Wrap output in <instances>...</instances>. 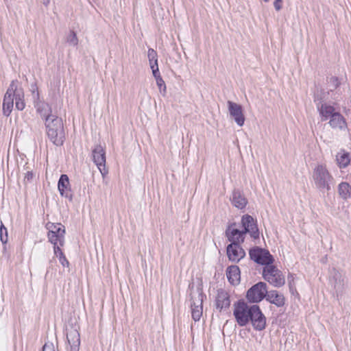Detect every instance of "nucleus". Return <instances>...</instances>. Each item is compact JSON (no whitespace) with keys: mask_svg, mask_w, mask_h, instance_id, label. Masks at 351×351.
I'll return each mask as SVG.
<instances>
[{"mask_svg":"<svg viewBox=\"0 0 351 351\" xmlns=\"http://www.w3.org/2000/svg\"><path fill=\"white\" fill-rule=\"evenodd\" d=\"M338 192L344 199H347L351 195V186L348 182H341L339 184Z\"/></svg>","mask_w":351,"mask_h":351,"instance_id":"nucleus-27","label":"nucleus"},{"mask_svg":"<svg viewBox=\"0 0 351 351\" xmlns=\"http://www.w3.org/2000/svg\"><path fill=\"white\" fill-rule=\"evenodd\" d=\"M43 351H56L52 343H46L43 347Z\"/></svg>","mask_w":351,"mask_h":351,"instance_id":"nucleus-37","label":"nucleus"},{"mask_svg":"<svg viewBox=\"0 0 351 351\" xmlns=\"http://www.w3.org/2000/svg\"><path fill=\"white\" fill-rule=\"evenodd\" d=\"M66 339L69 344L80 345V336L79 332L74 328L67 330Z\"/></svg>","mask_w":351,"mask_h":351,"instance_id":"nucleus-25","label":"nucleus"},{"mask_svg":"<svg viewBox=\"0 0 351 351\" xmlns=\"http://www.w3.org/2000/svg\"><path fill=\"white\" fill-rule=\"evenodd\" d=\"M327 83L328 86L330 87L329 90L326 93L327 94H329L330 91H333L334 90L337 89L339 85L341 84V82L337 77L332 76L327 79Z\"/></svg>","mask_w":351,"mask_h":351,"instance_id":"nucleus-29","label":"nucleus"},{"mask_svg":"<svg viewBox=\"0 0 351 351\" xmlns=\"http://www.w3.org/2000/svg\"><path fill=\"white\" fill-rule=\"evenodd\" d=\"M206 298L202 289L197 288L195 291L191 293V315L195 322L200 319L203 313V302Z\"/></svg>","mask_w":351,"mask_h":351,"instance_id":"nucleus-4","label":"nucleus"},{"mask_svg":"<svg viewBox=\"0 0 351 351\" xmlns=\"http://www.w3.org/2000/svg\"><path fill=\"white\" fill-rule=\"evenodd\" d=\"M58 191L62 196L68 198L70 201L73 199V195L70 189L69 179L67 175L62 174L58 183Z\"/></svg>","mask_w":351,"mask_h":351,"instance_id":"nucleus-18","label":"nucleus"},{"mask_svg":"<svg viewBox=\"0 0 351 351\" xmlns=\"http://www.w3.org/2000/svg\"><path fill=\"white\" fill-rule=\"evenodd\" d=\"M265 2H268L269 0H263Z\"/></svg>","mask_w":351,"mask_h":351,"instance_id":"nucleus-44","label":"nucleus"},{"mask_svg":"<svg viewBox=\"0 0 351 351\" xmlns=\"http://www.w3.org/2000/svg\"><path fill=\"white\" fill-rule=\"evenodd\" d=\"M288 283H289L290 291H291V292L293 293V290H294V285H293V276L291 274L288 276Z\"/></svg>","mask_w":351,"mask_h":351,"instance_id":"nucleus-39","label":"nucleus"},{"mask_svg":"<svg viewBox=\"0 0 351 351\" xmlns=\"http://www.w3.org/2000/svg\"><path fill=\"white\" fill-rule=\"evenodd\" d=\"M34 178V174L32 171H27L24 177V182H32V179Z\"/></svg>","mask_w":351,"mask_h":351,"instance_id":"nucleus-38","label":"nucleus"},{"mask_svg":"<svg viewBox=\"0 0 351 351\" xmlns=\"http://www.w3.org/2000/svg\"><path fill=\"white\" fill-rule=\"evenodd\" d=\"M235 223H232L226 230L225 235L230 243L241 245L245 241L246 234L242 230L235 228Z\"/></svg>","mask_w":351,"mask_h":351,"instance_id":"nucleus-15","label":"nucleus"},{"mask_svg":"<svg viewBox=\"0 0 351 351\" xmlns=\"http://www.w3.org/2000/svg\"><path fill=\"white\" fill-rule=\"evenodd\" d=\"M66 40L70 45L73 46H76L78 44V38L76 34L73 31L71 32L70 34L67 37Z\"/></svg>","mask_w":351,"mask_h":351,"instance_id":"nucleus-34","label":"nucleus"},{"mask_svg":"<svg viewBox=\"0 0 351 351\" xmlns=\"http://www.w3.org/2000/svg\"><path fill=\"white\" fill-rule=\"evenodd\" d=\"M274 6L276 11H279L282 7V0H274Z\"/></svg>","mask_w":351,"mask_h":351,"instance_id":"nucleus-40","label":"nucleus"},{"mask_svg":"<svg viewBox=\"0 0 351 351\" xmlns=\"http://www.w3.org/2000/svg\"><path fill=\"white\" fill-rule=\"evenodd\" d=\"M46 228L49 230L47 233L49 241H59L60 245L63 246L64 244L65 234L64 226L60 223H54L48 222L46 225Z\"/></svg>","mask_w":351,"mask_h":351,"instance_id":"nucleus-8","label":"nucleus"},{"mask_svg":"<svg viewBox=\"0 0 351 351\" xmlns=\"http://www.w3.org/2000/svg\"><path fill=\"white\" fill-rule=\"evenodd\" d=\"M45 125L50 141L56 145H62L64 140V132L62 121L57 116L46 119Z\"/></svg>","mask_w":351,"mask_h":351,"instance_id":"nucleus-2","label":"nucleus"},{"mask_svg":"<svg viewBox=\"0 0 351 351\" xmlns=\"http://www.w3.org/2000/svg\"><path fill=\"white\" fill-rule=\"evenodd\" d=\"M263 276L265 280L275 287H280L285 283V279L281 271L273 265L265 266L263 268Z\"/></svg>","mask_w":351,"mask_h":351,"instance_id":"nucleus-6","label":"nucleus"},{"mask_svg":"<svg viewBox=\"0 0 351 351\" xmlns=\"http://www.w3.org/2000/svg\"><path fill=\"white\" fill-rule=\"evenodd\" d=\"M226 253L230 261L239 263L245 256V252L241 245L230 243L226 248Z\"/></svg>","mask_w":351,"mask_h":351,"instance_id":"nucleus-16","label":"nucleus"},{"mask_svg":"<svg viewBox=\"0 0 351 351\" xmlns=\"http://www.w3.org/2000/svg\"><path fill=\"white\" fill-rule=\"evenodd\" d=\"M215 306L216 308L220 312L223 310L226 311L229 308L230 306V295L226 290L223 289L217 290L215 298Z\"/></svg>","mask_w":351,"mask_h":351,"instance_id":"nucleus-17","label":"nucleus"},{"mask_svg":"<svg viewBox=\"0 0 351 351\" xmlns=\"http://www.w3.org/2000/svg\"><path fill=\"white\" fill-rule=\"evenodd\" d=\"M93 160L97 165L103 177H105L108 171L106 167V152L101 145L95 147L92 152Z\"/></svg>","mask_w":351,"mask_h":351,"instance_id":"nucleus-12","label":"nucleus"},{"mask_svg":"<svg viewBox=\"0 0 351 351\" xmlns=\"http://www.w3.org/2000/svg\"><path fill=\"white\" fill-rule=\"evenodd\" d=\"M69 345H70V349L69 351H79L80 345H75V344H69Z\"/></svg>","mask_w":351,"mask_h":351,"instance_id":"nucleus-41","label":"nucleus"},{"mask_svg":"<svg viewBox=\"0 0 351 351\" xmlns=\"http://www.w3.org/2000/svg\"><path fill=\"white\" fill-rule=\"evenodd\" d=\"M319 116L321 117L322 121H325L328 119H330L332 116L335 115L337 111L335 110V108L333 106H331L328 104H321L319 103L318 108H317Z\"/></svg>","mask_w":351,"mask_h":351,"instance_id":"nucleus-20","label":"nucleus"},{"mask_svg":"<svg viewBox=\"0 0 351 351\" xmlns=\"http://www.w3.org/2000/svg\"><path fill=\"white\" fill-rule=\"evenodd\" d=\"M233 315L239 326H245L252 311V305H248L243 300H239L234 305Z\"/></svg>","mask_w":351,"mask_h":351,"instance_id":"nucleus-3","label":"nucleus"},{"mask_svg":"<svg viewBox=\"0 0 351 351\" xmlns=\"http://www.w3.org/2000/svg\"><path fill=\"white\" fill-rule=\"evenodd\" d=\"M153 75L156 79L160 93L165 96L166 94V84L160 74L158 68H156L155 70H154Z\"/></svg>","mask_w":351,"mask_h":351,"instance_id":"nucleus-26","label":"nucleus"},{"mask_svg":"<svg viewBox=\"0 0 351 351\" xmlns=\"http://www.w3.org/2000/svg\"><path fill=\"white\" fill-rule=\"evenodd\" d=\"M58 258H59V261L60 263H61V265L63 266V267H69V262L68 261V260L66 259V258L65 257L64 253H60V256H58Z\"/></svg>","mask_w":351,"mask_h":351,"instance_id":"nucleus-36","label":"nucleus"},{"mask_svg":"<svg viewBox=\"0 0 351 351\" xmlns=\"http://www.w3.org/2000/svg\"><path fill=\"white\" fill-rule=\"evenodd\" d=\"M326 93L324 90H317V93L314 94V101L316 104V107L318 108L319 103L321 104H326L325 100Z\"/></svg>","mask_w":351,"mask_h":351,"instance_id":"nucleus-30","label":"nucleus"},{"mask_svg":"<svg viewBox=\"0 0 351 351\" xmlns=\"http://www.w3.org/2000/svg\"><path fill=\"white\" fill-rule=\"evenodd\" d=\"M267 291V284L263 282H259L248 289L246 298L252 303L259 302L265 298Z\"/></svg>","mask_w":351,"mask_h":351,"instance_id":"nucleus-10","label":"nucleus"},{"mask_svg":"<svg viewBox=\"0 0 351 351\" xmlns=\"http://www.w3.org/2000/svg\"><path fill=\"white\" fill-rule=\"evenodd\" d=\"M49 3V0H43V3L45 5H47Z\"/></svg>","mask_w":351,"mask_h":351,"instance_id":"nucleus-43","label":"nucleus"},{"mask_svg":"<svg viewBox=\"0 0 351 351\" xmlns=\"http://www.w3.org/2000/svg\"><path fill=\"white\" fill-rule=\"evenodd\" d=\"M227 104L230 117L234 119V121L239 126H243L244 125L245 118L242 106L232 101H228Z\"/></svg>","mask_w":351,"mask_h":351,"instance_id":"nucleus-14","label":"nucleus"},{"mask_svg":"<svg viewBox=\"0 0 351 351\" xmlns=\"http://www.w3.org/2000/svg\"><path fill=\"white\" fill-rule=\"evenodd\" d=\"M241 225L243 228V231L245 234L249 233L254 240L259 239L260 233L257 221L251 215H244L241 218Z\"/></svg>","mask_w":351,"mask_h":351,"instance_id":"nucleus-13","label":"nucleus"},{"mask_svg":"<svg viewBox=\"0 0 351 351\" xmlns=\"http://www.w3.org/2000/svg\"><path fill=\"white\" fill-rule=\"evenodd\" d=\"M251 323L253 328L257 331L263 330L267 326V319L263 313L259 306L252 305V311L249 318V323Z\"/></svg>","mask_w":351,"mask_h":351,"instance_id":"nucleus-9","label":"nucleus"},{"mask_svg":"<svg viewBox=\"0 0 351 351\" xmlns=\"http://www.w3.org/2000/svg\"><path fill=\"white\" fill-rule=\"evenodd\" d=\"M32 93L34 98V107L42 119L45 121L46 119H49L55 117L56 115L51 114L52 110L49 104L40 99L39 92L36 85L32 86Z\"/></svg>","mask_w":351,"mask_h":351,"instance_id":"nucleus-5","label":"nucleus"},{"mask_svg":"<svg viewBox=\"0 0 351 351\" xmlns=\"http://www.w3.org/2000/svg\"><path fill=\"white\" fill-rule=\"evenodd\" d=\"M17 81L12 80L8 87L3 102V114L8 117L13 108L14 99H15L16 93L17 91Z\"/></svg>","mask_w":351,"mask_h":351,"instance_id":"nucleus-11","label":"nucleus"},{"mask_svg":"<svg viewBox=\"0 0 351 351\" xmlns=\"http://www.w3.org/2000/svg\"><path fill=\"white\" fill-rule=\"evenodd\" d=\"M232 204L238 209L244 208L247 204V200L244 197L243 194L239 189H234L232 191V197H231Z\"/></svg>","mask_w":351,"mask_h":351,"instance_id":"nucleus-21","label":"nucleus"},{"mask_svg":"<svg viewBox=\"0 0 351 351\" xmlns=\"http://www.w3.org/2000/svg\"><path fill=\"white\" fill-rule=\"evenodd\" d=\"M0 239L4 244L8 242V230L3 223H1L0 226Z\"/></svg>","mask_w":351,"mask_h":351,"instance_id":"nucleus-33","label":"nucleus"},{"mask_svg":"<svg viewBox=\"0 0 351 351\" xmlns=\"http://www.w3.org/2000/svg\"><path fill=\"white\" fill-rule=\"evenodd\" d=\"M312 178L315 188L323 193H329L335 183L333 176L323 164L317 165L313 169Z\"/></svg>","mask_w":351,"mask_h":351,"instance_id":"nucleus-1","label":"nucleus"},{"mask_svg":"<svg viewBox=\"0 0 351 351\" xmlns=\"http://www.w3.org/2000/svg\"><path fill=\"white\" fill-rule=\"evenodd\" d=\"M249 255L250 259L262 265H272L274 261V257L267 250L259 247L250 249Z\"/></svg>","mask_w":351,"mask_h":351,"instance_id":"nucleus-7","label":"nucleus"},{"mask_svg":"<svg viewBox=\"0 0 351 351\" xmlns=\"http://www.w3.org/2000/svg\"><path fill=\"white\" fill-rule=\"evenodd\" d=\"M51 243L53 245L54 254L56 255L57 257H58L60 253H63L62 250L60 249L61 246L59 244V241H53Z\"/></svg>","mask_w":351,"mask_h":351,"instance_id":"nucleus-35","label":"nucleus"},{"mask_svg":"<svg viewBox=\"0 0 351 351\" xmlns=\"http://www.w3.org/2000/svg\"><path fill=\"white\" fill-rule=\"evenodd\" d=\"M265 298L269 303L277 307H282L285 304V298L282 293L276 290L267 291Z\"/></svg>","mask_w":351,"mask_h":351,"instance_id":"nucleus-19","label":"nucleus"},{"mask_svg":"<svg viewBox=\"0 0 351 351\" xmlns=\"http://www.w3.org/2000/svg\"><path fill=\"white\" fill-rule=\"evenodd\" d=\"M147 56L149 62L155 61L156 68H158V56L156 51L153 49H149Z\"/></svg>","mask_w":351,"mask_h":351,"instance_id":"nucleus-32","label":"nucleus"},{"mask_svg":"<svg viewBox=\"0 0 351 351\" xmlns=\"http://www.w3.org/2000/svg\"><path fill=\"white\" fill-rule=\"evenodd\" d=\"M226 276L232 285H237L240 282V269L237 265L229 266L226 269Z\"/></svg>","mask_w":351,"mask_h":351,"instance_id":"nucleus-22","label":"nucleus"},{"mask_svg":"<svg viewBox=\"0 0 351 351\" xmlns=\"http://www.w3.org/2000/svg\"><path fill=\"white\" fill-rule=\"evenodd\" d=\"M24 95L22 89H18L15 96V105L19 110H23L25 104L23 100Z\"/></svg>","mask_w":351,"mask_h":351,"instance_id":"nucleus-28","label":"nucleus"},{"mask_svg":"<svg viewBox=\"0 0 351 351\" xmlns=\"http://www.w3.org/2000/svg\"><path fill=\"white\" fill-rule=\"evenodd\" d=\"M328 123L334 129L341 130L347 128V123L344 117L339 112L330 119Z\"/></svg>","mask_w":351,"mask_h":351,"instance_id":"nucleus-23","label":"nucleus"},{"mask_svg":"<svg viewBox=\"0 0 351 351\" xmlns=\"http://www.w3.org/2000/svg\"><path fill=\"white\" fill-rule=\"evenodd\" d=\"M149 65L152 70V73L154 74V70L156 69L155 61L149 62Z\"/></svg>","mask_w":351,"mask_h":351,"instance_id":"nucleus-42","label":"nucleus"},{"mask_svg":"<svg viewBox=\"0 0 351 351\" xmlns=\"http://www.w3.org/2000/svg\"><path fill=\"white\" fill-rule=\"evenodd\" d=\"M335 279V282L334 284V288L337 293L341 292L343 289L344 286V280L341 279V275L339 274H336L334 276Z\"/></svg>","mask_w":351,"mask_h":351,"instance_id":"nucleus-31","label":"nucleus"},{"mask_svg":"<svg viewBox=\"0 0 351 351\" xmlns=\"http://www.w3.org/2000/svg\"><path fill=\"white\" fill-rule=\"evenodd\" d=\"M336 161L339 168L347 167L350 162V154L345 150H341L336 156Z\"/></svg>","mask_w":351,"mask_h":351,"instance_id":"nucleus-24","label":"nucleus"}]
</instances>
